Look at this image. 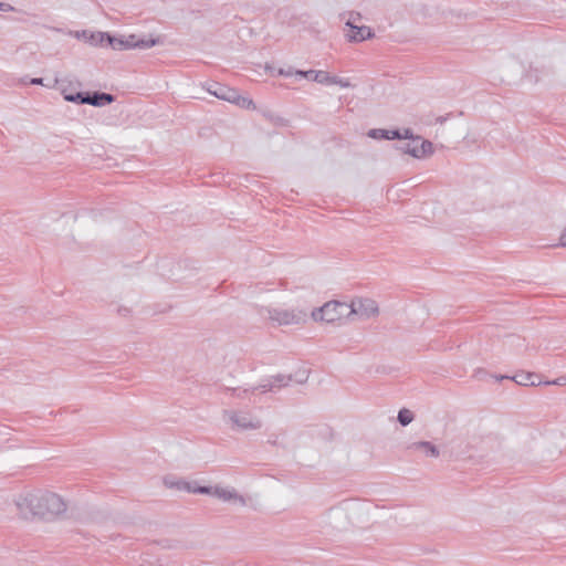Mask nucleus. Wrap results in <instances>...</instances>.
Instances as JSON below:
<instances>
[{
    "instance_id": "19",
    "label": "nucleus",
    "mask_w": 566,
    "mask_h": 566,
    "mask_svg": "<svg viewBox=\"0 0 566 566\" xmlns=\"http://www.w3.org/2000/svg\"><path fill=\"white\" fill-rule=\"evenodd\" d=\"M413 418H415L413 412L406 408L399 410L398 417H397V419L401 426H408L409 423L412 422Z\"/></svg>"
},
{
    "instance_id": "6",
    "label": "nucleus",
    "mask_w": 566,
    "mask_h": 566,
    "mask_svg": "<svg viewBox=\"0 0 566 566\" xmlns=\"http://www.w3.org/2000/svg\"><path fill=\"white\" fill-rule=\"evenodd\" d=\"M199 494H209L224 503H230L238 506H245L248 504L247 497L233 486L220 484L214 486H201Z\"/></svg>"
},
{
    "instance_id": "12",
    "label": "nucleus",
    "mask_w": 566,
    "mask_h": 566,
    "mask_svg": "<svg viewBox=\"0 0 566 566\" xmlns=\"http://www.w3.org/2000/svg\"><path fill=\"white\" fill-rule=\"evenodd\" d=\"M291 381L290 376L277 375L261 384L258 389H261L262 392L272 391L275 389H280Z\"/></svg>"
},
{
    "instance_id": "27",
    "label": "nucleus",
    "mask_w": 566,
    "mask_h": 566,
    "mask_svg": "<svg viewBox=\"0 0 566 566\" xmlns=\"http://www.w3.org/2000/svg\"><path fill=\"white\" fill-rule=\"evenodd\" d=\"M250 391L248 389L244 390H234V394L239 398H245Z\"/></svg>"
},
{
    "instance_id": "4",
    "label": "nucleus",
    "mask_w": 566,
    "mask_h": 566,
    "mask_svg": "<svg viewBox=\"0 0 566 566\" xmlns=\"http://www.w3.org/2000/svg\"><path fill=\"white\" fill-rule=\"evenodd\" d=\"M348 304L339 301H329L311 312V318L317 323L334 324L348 317Z\"/></svg>"
},
{
    "instance_id": "31",
    "label": "nucleus",
    "mask_w": 566,
    "mask_h": 566,
    "mask_svg": "<svg viewBox=\"0 0 566 566\" xmlns=\"http://www.w3.org/2000/svg\"><path fill=\"white\" fill-rule=\"evenodd\" d=\"M279 74H280V75L289 76V75H291L292 73H291V72H285V71H283V70H280V71H279Z\"/></svg>"
},
{
    "instance_id": "13",
    "label": "nucleus",
    "mask_w": 566,
    "mask_h": 566,
    "mask_svg": "<svg viewBox=\"0 0 566 566\" xmlns=\"http://www.w3.org/2000/svg\"><path fill=\"white\" fill-rule=\"evenodd\" d=\"M296 75L311 78L314 82H317L319 84L329 85V78L331 75L325 71H296Z\"/></svg>"
},
{
    "instance_id": "1",
    "label": "nucleus",
    "mask_w": 566,
    "mask_h": 566,
    "mask_svg": "<svg viewBox=\"0 0 566 566\" xmlns=\"http://www.w3.org/2000/svg\"><path fill=\"white\" fill-rule=\"evenodd\" d=\"M17 510L25 520L41 518L51 521L66 511V503L56 493L49 491H34L23 493L14 500Z\"/></svg>"
},
{
    "instance_id": "3",
    "label": "nucleus",
    "mask_w": 566,
    "mask_h": 566,
    "mask_svg": "<svg viewBox=\"0 0 566 566\" xmlns=\"http://www.w3.org/2000/svg\"><path fill=\"white\" fill-rule=\"evenodd\" d=\"M270 322L276 326L304 325L307 322V313L302 308H283L266 306L262 308Z\"/></svg>"
},
{
    "instance_id": "17",
    "label": "nucleus",
    "mask_w": 566,
    "mask_h": 566,
    "mask_svg": "<svg viewBox=\"0 0 566 566\" xmlns=\"http://www.w3.org/2000/svg\"><path fill=\"white\" fill-rule=\"evenodd\" d=\"M369 136L376 139H396L401 138V132L389 129H371L369 132Z\"/></svg>"
},
{
    "instance_id": "18",
    "label": "nucleus",
    "mask_w": 566,
    "mask_h": 566,
    "mask_svg": "<svg viewBox=\"0 0 566 566\" xmlns=\"http://www.w3.org/2000/svg\"><path fill=\"white\" fill-rule=\"evenodd\" d=\"M231 103L247 109L255 108L253 101L248 96L240 95L238 91H235L234 98L231 101Z\"/></svg>"
},
{
    "instance_id": "7",
    "label": "nucleus",
    "mask_w": 566,
    "mask_h": 566,
    "mask_svg": "<svg viewBox=\"0 0 566 566\" xmlns=\"http://www.w3.org/2000/svg\"><path fill=\"white\" fill-rule=\"evenodd\" d=\"M348 317L357 316L359 319H369L379 314L377 302L368 297L354 298L348 304Z\"/></svg>"
},
{
    "instance_id": "24",
    "label": "nucleus",
    "mask_w": 566,
    "mask_h": 566,
    "mask_svg": "<svg viewBox=\"0 0 566 566\" xmlns=\"http://www.w3.org/2000/svg\"><path fill=\"white\" fill-rule=\"evenodd\" d=\"M511 346L521 347L523 345V339L518 336L511 335L507 337Z\"/></svg>"
},
{
    "instance_id": "10",
    "label": "nucleus",
    "mask_w": 566,
    "mask_h": 566,
    "mask_svg": "<svg viewBox=\"0 0 566 566\" xmlns=\"http://www.w3.org/2000/svg\"><path fill=\"white\" fill-rule=\"evenodd\" d=\"M345 36L349 42H363L365 40L374 38L375 35L373 30L367 25L345 23Z\"/></svg>"
},
{
    "instance_id": "29",
    "label": "nucleus",
    "mask_w": 566,
    "mask_h": 566,
    "mask_svg": "<svg viewBox=\"0 0 566 566\" xmlns=\"http://www.w3.org/2000/svg\"><path fill=\"white\" fill-rule=\"evenodd\" d=\"M548 384H552V385H566V378H558L556 380H553V381H549Z\"/></svg>"
},
{
    "instance_id": "23",
    "label": "nucleus",
    "mask_w": 566,
    "mask_h": 566,
    "mask_svg": "<svg viewBox=\"0 0 566 566\" xmlns=\"http://www.w3.org/2000/svg\"><path fill=\"white\" fill-rule=\"evenodd\" d=\"M360 20H361L360 13H358V12H350L348 14V19H347L346 23L357 24V22H359Z\"/></svg>"
},
{
    "instance_id": "22",
    "label": "nucleus",
    "mask_w": 566,
    "mask_h": 566,
    "mask_svg": "<svg viewBox=\"0 0 566 566\" xmlns=\"http://www.w3.org/2000/svg\"><path fill=\"white\" fill-rule=\"evenodd\" d=\"M64 99L73 103L87 104V102L85 101L86 95H84L83 93L64 94Z\"/></svg>"
},
{
    "instance_id": "20",
    "label": "nucleus",
    "mask_w": 566,
    "mask_h": 566,
    "mask_svg": "<svg viewBox=\"0 0 566 566\" xmlns=\"http://www.w3.org/2000/svg\"><path fill=\"white\" fill-rule=\"evenodd\" d=\"M533 374H520L513 377V380L522 386L534 385Z\"/></svg>"
},
{
    "instance_id": "30",
    "label": "nucleus",
    "mask_w": 566,
    "mask_h": 566,
    "mask_svg": "<svg viewBox=\"0 0 566 566\" xmlns=\"http://www.w3.org/2000/svg\"><path fill=\"white\" fill-rule=\"evenodd\" d=\"M339 513H343V511L338 507H334V509L329 510L328 515L332 516V515L339 514Z\"/></svg>"
},
{
    "instance_id": "9",
    "label": "nucleus",
    "mask_w": 566,
    "mask_h": 566,
    "mask_svg": "<svg viewBox=\"0 0 566 566\" xmlns=\"http://www.w3.org/2000/svg\"><path fill=\"white\" fill-rule=\"evenodd\" d=\"M163 483L166 488L182 491L188 493H199L201 486L195 481H187L185 479L177 478L175 475H167L163 479Z\"/></svg>"
},
{
    "instance_id": "16",
    "label": "nucleus",
    "mask_w": 566,
    "mask_h": 566,
    "mask_svg": "<svg viewBox=\"0 0 566 566\" xmlns=\"http://www.w3.org/2000/svg\"><path fill=\"white\" fill-rule=\"evenodd\" d=\"M209 93L220 99L231 103V101L234 98L235 90L228 86L218 85L216 90H209Z\"/></svg>"
},
{
    "instance_id": "25",
    "label": "nucleus",
    "mask_w": 566,
    "mask_h": 566,
    "mask_svg": "<svg viewBox=\"0 0 566 566\" xmlns=\"http://www.w3.org/2000/svg\"><path fill=\"white\" fill-rule=\"evenodd\" d=\"M401 138L411 140V138H415V136L412 135L411 130L407 128L401 133Z\"/></svg>"
},
{
    "instance_id": "2",
    "label": "nucleus",
    "mask_w": 566,
    "mask_h": 566,
    "mask_svg": "<svg viewBox=\"0 0 566 566\" xmlns=\"http://www.w3.org/2000/svg\"><path fill=\"white\" fill-rule=\"evenodd\" d=\"M223 420L233 431H255L263 426L261 417L248 409H228L223 411Z\"/></svg>"
},
{
    "instance_id": "15",
    "label": "nucleus",
    "mask_w": 566,
    "mask_h": 566,
    "mask_svg": "<svg viewBox=\"0 0 566 566\" xmlns=\"http://www.w3.org/2000/svg\"><path fill=\"white\" fill-rule=\"evenodd\" d=\"M87 104L93 106H104L111 104L114 101V96L107 93H95L93 96L86 95Z\"/></svg>"
},
{
    "instance_id": "14",
    "label": "nucleus",
    "mask_w": 566,
    "mask_h": 566,
    "mask_svg": "<svg viewBox=\"0 0 566 566\" xmlns=\"http://www.w3.org/2000/svg\"><path fill=\"white\" fill-rule=\"evenodd\" d=\"M82 36L93 45L105 46L108 45L109 34L107 32H93L87 34L86 31L82 32Z\"/></svg>"
},
{
    "instance_id": "26",
    "label": "nucleus",
    "mask_w": 566,
    "mask_h": 566,
    "mask_svg": "<svg viewBox=\"0 0 566 566\" xmlns=\"http://www.w3.org/2000/svg\"><path fill=\"white\" fill-rule=\"evenodd\" d=\"M558 245L566 248V229L562 232L559 237Z\"/></svg>"
},
{
    "instance_id": "11",
    "label": "nucleus",
    "mask_w": 566,
    "mask_h": 566,
    "mask_svg": "<svg viewBox=\"0 0 566 566\" xmlns=\"http://www.w3.org/2000/svg\"><path fill=\"white\" fill-rule=\"evenodd\" d=\"M407 450L426 458H439V448L430 441H415L407 446Z\"/></svg>"
},
{
    "instance_id": "8",
    "label": "nucleus",
    "mask_w": 566,
    "mask_h": 566,
    "mask_svg": "<svg viewBox=\"0 0 566 566\" xmlns=\"http://www.w3.org/2000/svg\"><path fill=\"white\" fill-rule=\"evenodd\" d=\"M405 154H408L415 158H424L433 154V145L427 139H422L420 136H416L408 140L401 148Z\"/></svg>"
},
{
    "instance_id": "28",
    "label": "nucleus",
    "mask_w": 566,
    "mask_h": 566,
    "mask_svg": "<svg viewBox=\"0 0 566 566\" xmlns=\"http://www.w3.org/2000/svg\"><path fill=\"white\" fill-rule=\"evenodd\" d=\"M30 84L32 85H43V80L41 77H33L30 80Z\"/></svg>"
},
{
    "instance_id": "32",
    "label": "nucleus",
    "mask_w": 566,
    "mask_h": 566,
    "mask_svg": "<svg viewBox=\"0 0 566 566\" xmlns=\"http://www.w3.org/2000/svg\"><path fill=\"white\" fill-rule=\"evenodd\" d=\"M9 8L8 4L0 2V10H7Z\"/></svg>"
},
{
    "instance_id": "5",
    "label": "nucleus",
    "mask_w": 566,
    "mask_h": 566,
    "mask_svg": "<svg viewBox=\"0 0 566 566\" xmlns=\"http://www.w3.org/2000/svg\"><path fill=\"white\" fill-rule=\"evenodd\" d=\"M159 43L158 39H143L138 38L136 34L113 36L109 34L108 38V46L114 50L126 51V50H146L155 46Z\"/></svg>"
},
{
    "instance_id": "21",
    "label": "nucleus",
    "mask_w": 566,
    "mask_h": 566,
    "mask_svg": "<svg viewBox=\"0 0 566 566\" xmlns=\"http://www.w3.org/2000/svg\"><path fill=\"white\" fill-rule=\"evenodd\" d=\"M329 85H338L343 88L352 87V83L349 82L348 78H343V77L333 76V75H331Z\"/></svg>"
}]
</instances>
